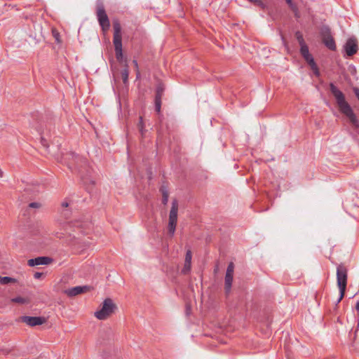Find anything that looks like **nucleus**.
<instances>
[{
    "instance_id": "obj_19",
    "label": "nucleus",
    "mask_w": 359,
    "mask_h": 359,
    "mask_svg": "<svg viewBox=\"0 0 359 359\" xmlns=\"http://www.w3.org/2000/svg\"><path fill=\"white\" fill-rule=\"evenodd\" d=\"M311 69H312L313 74L316 76H320V71L318 69V67L315 62V60L312 61L311 62L309 63L308 64Z\"/></svg>"
},
{
    "instance_id": "obj_37",
    "label": "nucleus",
    "mask_w": 359,
    "mask_h": 359,
    "mask_svg": "<svg viewBox=\"0 0 359 359\" xmlns=\"http://www.w3.org/2000/svg\"><path fill=\"white\" fill-rule=\"evenodd\" d=\"M355 309H356L357 312L359 313V301H358L356 303Z\"/></svg>"
},
{
    "instance_id": "obj_32",
    "label": "nucleus",
    "mask_w": 359,
    "mask_h": 359,
    "mask_svg": "<svg viewBox=\"0 0 359 359\" xmlns=\"http://www.w3.org/2000/svg\"><path fill=\"white\" fill-rule=\"evenodd\" d=\"M41 144L43 147H48L47 141L43 137H41Z\"/></svg>"
},
{
    "instance_id": "obj_22",
    "label": "nucleus",
    "mask_w": 359,
    "mask_h": 359,
    "mask_svg": "<svg viewBox=\"0 0 359 359\" xmlns=\"http://www.w3.org/2000/svg\"><path fill=\"white\" fill-rule=\"evenodd\" d=\"M164 90V88L161 85H158L156 88V93L155 98H159L161 100V97L163 95V93Z\"/></svg>"
},
{
    "instance_id": "obj_4",
    "label": "nucleus",
    "mask_w": 359,
    "mask_h": 359,
    "mask_svg": "<svg viewBox=\"0 0 359 359\" xmlns=\"http://www.w3.org/2000/svg\"><path fill=\"white\" fill-rule=\"evenodd\" d=\"M115 309L113 301L107 298L103 302L101 309L95 313V316L99 320H105L114 313Z\"/></svg>"
},
{
    "instance_id": "obj_26",
    "label": "nucleus",
    "mask_w": 359,
    "mask_h": 359,
    "mask_svg": "<svg viewBox=\"0 0 359 359\" xmlns=\"http://www.w3.org/2000/svg\"><path fill=\"white\" fill-rule=\"evenodd\" d=\"M234 264L233 262H230L227 266L226 274L233 275Z\"/></svg>"
},
{
    "instance_id": "obj_5",
    "label": "nucleus",
    "mask_w": 359,
    "mask_h": 359,
    "mask_svg": "<svg viewBox=\"0 0 359 359\" xmlns=\"http://www.w3.org/2000/svg\"><path fill=\"white\" fill-rule=\"evenodd\" d=\"M96 8V14L99 24L104 31L107 30L110 27V22L103 4L100 1H97Z\"/></svg>"
},
{
    "instance_id": "obj_6",
    "label": "nucleus",
    "mask_w": 359,
    "mask_h": 359,
    "mask_svg": "<svg viewBox=\"0 0 359 359\" xmlns=\"http://www.w3.org/2000/svg\"><path fill=\"white\" fill-rule=\"evenodd\" d=\"M344 48L348 56H352L355 54L358 49L356 39L353 38L348 39L346 41Z\"/></svg>"
},
{
    "instance_id": "obj_14",
    "label": "nucleus",
    "mask_w": 359,
    "mask_h": 359,
    "mask_svg": "<svg viewBox=\"0 0 359 359\" xmlns=\"http://www.w3.org/2000/svg\"><path fill=\"white\" fill-rule=\"evenodd\" d=\"M69 228H74V231H78L79 233L82 232L83 224L79 222H75L69 224Z\"/></svg>"
},
{
    "instance_id": "obj_18",
    "label": "nucleus",
    "mask_w": 359,
    "mask_h": 359,
    "mask_svg": "<svg viewBox=\"0 0 359 359\" xmlns=\"http://www.w3.org/2000/svg\"><path fill=\"white\" fill-rule=\"evenodd\" d=\"M12 302L18 303L20 304H25L29 303V300L27 298L21 297H16L11 300Z\"/></svg>"
},
{
    "instance_id": "obj_15",
    "label": "nucleus",
    "mask_w": 359,
    "mask_h": 359,
    "mask_svg": "<svg viewBox=\"0 0 359 359\" xmlns=\"http://www.w3.org/2000/svg\"><path fill=\"white\" fill-rule=\"evenodd\" d=\"M78 172L80 174L81 178L84 184H94L93 180L84 175L81 169H79Z\"/></svg>"
},
{
    "instance_id": "obj_3",
    "label": "nucleus",
    "mask_w": 359,
    "mask_h": 359,
    "mask_svg": "<svg viewBox=\"0 0 359 359\" xmlns=\"http://www.w3.org/2000/svg\"><path fill=\"white\" fill-rule=\"evenodd\" d=\"M114 30L113 43L114 45L116 57L118 61L121 62L123 60L122 39L121 27L118 23H115L114 25Z\"/></svg>"
},
{
    "instance_id": "obj_10",
    "label": "nucleus",
    "mask_w": 359,
    "mask_h": 359,
    "mask_svg": "<svg viewBox=\"0 0 359 359\" xmlns=\"http://www.w3.org/2000/svg\"><path fill=\"white\" fill-rule=\"evenodd\" d=\"M300 46V53L306 62L309 64L314 60L313 56L309 53V47L306 43Z\"/></svg>"
},
{
    "instance_id": "obj_11",
    "label": "nucleus",
    "mask_w": 359,
    "mask_h": 359,
    "mask_svg": "<svg viewBox=\"0 0 359 359\" xmlns=\"http://www.w3.org/2000/svg\"><path fill=\"white\" fill-rule=\"evenodd\" d=\"M88 290V286H76L67 290V293L69 296L74 297L79 294L83 293Z\"/></svg>"
},
{
    "instance_id": "obj_23",
    "label": "nucleus",
    "mask_w": 359,
    "mask_h": 359,
    "mask_svg": "<svg viewBox=\"0 0 359 359\" xmlns=\"http://www.w3.org/2000/svg\"><path fill=\"white\" fill-rule=\"evenodd\" d=\"M137 127H138L139 131L141 133L142 136H143L144 135L145 130H144L143 120L141 116L140 117V121H139Z\"/></svg>"
},
{
    "instance_id": "obj_17",
    "label": "nucleus",
    "mask_w": 359,
    "mask_h": 359,
    "mask_svg": "<svg viewBox=\"0 0 359 359\" xmlns=\"http://www.w3.org/2000/svg\"><path fill=\"white\" fill-rule=\"evenodd\" d=\"M16 279L8 277V276H4L1 278V285H8L9 283H16Z\"/></svg>"
},
{
    "instance_id": "obj_29",
    "label": "nucleus",
    "mask_w": 359,
    "mask_h": 359,
    "mask_svg": "<svg viewBox=\"0 0 359 359\" xmlns=\"http://www.w3.org/2000/svg\"><path fill=\"white\" fill-rule=\"evenodd\" d=\"M40 206H41V204L39 203H36V202L30 203L29 205V207L32 208H40Z\"/></svg>"
},
{
    "instance_id": "obj_13",
    "label": "nucleus",
    "mask_w": 359,
    "mask_h": 359,
    "mask_svg": "<svg viewBox=\"0 0 359 359\" xmlns=\"http://www.w3.org/2000/svg\"><path fill=\"white\" fill-rule=\"evenodd\" d=\"M323 42L330 50H334L336 49L335 42L332 37L330 36L324 37Z\"/></svg>"
},
{
    "instance_id": "obj_21",
    "label": "nucleus",
    "mask_w": 359,
    "mask_h": 359,
    "mask_svg": "<svg viewBox=\"0 0 359 359\" xmlns=\"http://www.w3.org/2000/svg\"><path fill=\"white\" fill-rule=\"evenodd\" d=\"M295 37L299 43V45H302L304 43H306L305 41H304V37H303V35L302 34L299 32V31H297L295 32Z\"/></svg>"
},
{
    "instance_id": "obj_39",
    "label": "nucleus",
    "mask_w": 359,
    "mask_h": 359,
    "mask_svg": "<svg viewBox=\"0 0 359 359\" xmlns=\"http://www.w3.org/2000/svg\"><path fill=\"white\" fill-rule=\"evenodd\" d=\"M286 2L290 5L292 6V0H285Z\"/></svg>"
},
{
    "instance_id": "obj_35",
    "label": "nucleus",
    "mask_w": 359,
    "mask_h": 359,
    "mask_svg": "<svg viewBox=\"0 0 359 359\" xmlns=\"http://www.w3.org/2000/svg\"><path fill=\"white\" fill-rule=\"evenodd\" d=\"M280 36H281V40H282L283 44L285 46H286V41H285V39H284L283 36L281 34V35H280Z\"/></svg>"
},
{
    "instance_id": "obj_38",
    "label": "nucleus",
    "mask_w": 359,
    "mask_h": 359,
    "mask_svg": "<svg viewBox=\"0 0 359 359\" xmlns=\"http://www.w3.org/2000/svg\"><path fill=\"white\" fill-rule=\"evenodd\" d=\"M54 36H55L56 41H59V39H58L59 34H54Z\"/></svg>"
},
{
    "instance_id": "obj_30",
    "label": "nucleus",
    "mask_w": 359,
    "mask_h": 359,
    "mask_svg": "<svg viewBox=\"0 0 359 359\" xmlns=\"http://www.w3.org/2000/svg\"><path fill=\"white\" fill-rule=\"evenodd\" d=\"M353 92H354V94L356 96V97L359 100V88H353Z\"/></svg>"
},
{
    "instance_id": "obj_1",
    "label": "nucleus",
    "mask_w": 359,
    "mask_h": 359,
    "mask_svg": "<svg viewBox=\"0 0 359 359\" xmlns=\"http://www.w3.org/2000/svg\"><path fill=\"white\" fill-rule=\"evenodd\" d=\"M330 90L336 100L340 111L349 120L355 129L359 128V121L349 104L346 101L344 93L333 83H330Z\"/></svg>"
},
{
    "instance_id": "obj_34",
    "label": "nucleus",
    "mask_w": 359,
    "mask_h": 359,
    "mask_svg": "<svg viewBox=\"0 0 359 359\" xmlns=\"http://www.w3.org/2000/svg\"><path fill=\"white\" fill-rule=\"evenodd\" d=\"M62 206L63 208H67V207H68V206H69V203H68V202H67V201H63V202L62 203Z\"/></svg>"
},
{
    "instance_id": "obj_31",
    "label": "nucleus",
    "mask_w": 359,
    "mask_h": 359,
    "mask_svg": "<svg viewBox=\"0 0 359 359\" xmlns=\"http://www.w3.org/2000/svg\"><path fill=\"white\" fill-rule=\"evenodd\" d=\"M250 2L255 3L257 5L262 6V2L261 0H249Z\"/></svg>"
},
{
    "instance_id": "obj_7",
    "label": "nucleus",
    "mask_w": 359,
    "mask_h": 359,
    "mask_svg": "<svg viewBox=\"0 0 359 359\" xmlns=\"http://www.w3.org/2000/svg\"><path fill=\"white\" fill-rule=\"evenodd\" d=\"M22 321L29 326L40 325L45 323L46 320L43 317L36 316H22Z\"/></svg>"
},
{
    "instance_id": "obj_12",
    "label": "nucleus",
    "mask_w": 359,
    "mask_h": 359,
    "mask_svg": "<svg viewBox=\"0 0 359 359\" xmlns=\"http://www.w3.org/2000/svg\"><path fill=\"white\" fill-rule=\"evenodd\" d=\"M233 282V275L231 274H226L225 275V280H224V289L226 293H229L231 289Z\"/></svg>"
},
{
    "instance_id": "obj_28",
    "label": "nucleus",
    "mask_w": 359,
    "mask_h": 359,
    "mask_svg": "<svg viewBox=\"0 0 359 359\" xmlns=\"http://www.w3.org/2000/svg\"><path fill=\"white\" fill-rule=\"evenodd\" d=\"M191 258H192L191 252L190 250H188L186 252L184 262L191 264Z\"/></svg>"
},
{
    "instance_id": "obj_9",
    "label": "nucleus",
    "mask_w": 359,
    "mask_h": 359,
    "mask_svg": "<svg viewBox=\"0 0 359 359\" xmlns=\"http://www.w3.org/2000/svg\"><path fill=\"white\" fill-rule=\"evenodd\" d=\"M177 210H178V204L176 200L173 201L172 203V207L170 211L169 215V222L177 224Z\"/></svg>"
},
{
    "instance_id": "obj_16",
    "label": "nucleus",
    "mask_w": 359,
    "mask_h": 359,
    "mask_svg": "<svg viewBox=\"0 0 359 359\" xmlns=\"http://www.w3.org/2000/svg\"><path fill=\"white\" fill-rule=\"evenodd\" d=\"M160 190L162 194V203L166 205L168 201V191L165 187H161Z\"/></svg>"
},
{
    "instance_id": "obj_36",
    "label": "nucleus",
    "mask_w": 359,
    "mask_h": 359,
    "mask_svg": "<svg viewBox=\"0 0 359 359\" xmlns=\"http://www.w3.org/2000/svg\"><path fill=\"white\" fill-rule=\"evenodd\" d=\"M133 63L134 64V65H135V68H136V69H137H137H138V64H137V60H134L133 61Z\"/></svg>"
},
{
    "instance_id": "obj_20",
    "label": "nucleus",
    "mask_w": 359,
    "mask_h": 359,
    "mask_svg": "<svg viewBox=\"0 0 359 359\" xmlns=\"http://www.w3.org/2000/svg\"><path fill=\"white\" fill-rule=\"evenodd\" d=\"M128 75L129 71L128 69V66L126 65V68L121 71V78L123 79L124 84L128 83Z\"/></svg>"
},
{
    "instance_id": "obj_33",
    "label": "nucleus",
    "mask_w": 359,
    "mask_h": 359,
    "mask_svg": "<svg viewBox=\"0 0 359 359\" xmlns=\"http://www.w3.org/2000/svg\"><path fill=\"white\" fill-rule=\"evenodd\" d=\"M41 276V273H39V272H36V273H34V277L35 278H36V279H37V278H39Z\"/></svg>"
},
{
    "instance_id": "obj_8",
    "label": "nucleus",
    "mask_w": 359,
    "mask_h": 359,
    "mask_svg": "<svg viewBox=\"0 0 359 359\" xmlns=\"http://www.w3.org/2000/svg\"><path fill=\"white\" fill-rule=\"evenodd\" d=\"M52 262V259L48 257H38L34 259L28 260V265L29 266H34L38 265H47Z\"/></svg>"
},
{
    "instance_id": "obj_2",
    "label": "nucleus",
    "mask_w": 359,
    "mask_h": 359,
    "mask_svg": "<svg viewBox=\"0 0 359 359\" xmlns=\"http://www.w3.org/2000/svg\"><path fill=\"white\" fill-rule=\"evenodd\" d=\"M337 280L339 290V297L337 300L339 303L344 296L347 285V269L343 265H339L337 268Z\"/></svg>"
},
{
    "instance_id": "obj_24",
    "label": "nucleus",
    "mask_w": 359,
    "mask_h": 359,
    "mask_svg": "<svg viewBox=\"0 0 359 359\" xmlns=\"http://www.w3.org/2000/svg\"><path fill=\"white\" fill-rule=\"evenodd\" d=\"M191 264L187 263V262H184V267H183V269H182V271H181L182 273L187 274L188 273H189V271H191Z\"/></svg>"
},
{
    "instance_id": "obj_27",
    "label": "nucleus",
    "mask_w": 359,
    "mask_h": 359,
    "mask_svg": "<svg viewBox=\"0 0 359 359\" xmlns=\"http://www.w3.org/2000/svg\"><path fill=\"white\" fill-rule=\"evenodd\" d=\"M161 100L159 98H155V109L159 113L161 111Z\"/></svg>"
},
{
    "instance_id": "obj_25",
    "label": "nucleus",
    "mask_w": 359,
    "mask_h": 359,
    "mask_svg": "<svg viewBox=\"0 0 359 359\" xmlns=\"http://www.w3.org/2000/svg\"><path fill=\"white\" fill-rule=\"evenodd\" d=\"M177 224L170 223L168 222V232L170 234L171 236H172L175 231Z\"/></svg>"
}]
</instances>
